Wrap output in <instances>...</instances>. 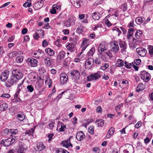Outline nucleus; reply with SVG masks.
Segmentation results:
<instances>
[{"label":"nucleus","instance_id":"7c9ffc66","mask_svg":"<svg viewBox=\"0 0 153 153\" xmlns=\"http://www.w3.org/2000/svg\"><path fill=\"white\" fill-rule=\"evenodd\" d=\"M37 147L38 150L39 151H42L44 150L45 148V146L42 143H39V144H38L37 146Z\"/></svg>","mask_w":153,"mask_h":153},{"label":"nucleus","instance_id":"b1692460","mask_svg":"<svg viewBox=\"0 0 153 153\" xmlns=\"http://www.w3.org/2000/svg\"><path fill=\"white\" fill-rule=\"evenodd\" d=\"M66 126L63 123H58L57 128H59V131H64V129L66 128Z\"/></svg>","mask_w":153,"mask_h":153},{"label":"nucleus","instance_id":"338daca9","mask_svg":"<svg viewBox=\"0 0 153 153\" xmlns=\"http://www.w3.org/2000/svg\"><path fill=\"white\" fill-rule=\"evenodd\" d=\"M51 28V27L49 25V24L48 23H47L44 26V28L47 29L49 28Z\"/></svg>","mask_w":153,"mask_h":153},{"label":"nucleus","instance_id":"1a4fd4ad","mask_svg":"<svg viewBox=\"0 0 153 153\" xmlns=\"http://www.w3.org/2000/svg\"><path fill=\"white\" fill-rule=\"evenodd\" d=\"M136 51L139 55L142 57L144 56L147 53L146 50L143 48H137Z\"/></svg>","mask_w":153,"mask_h":153},{"label":"nucleus","instance_id":"7ed1b4c3","mask_svg":"<svg viewBox=\"0 0 153 153\" xmlns=\"http://www.w3.org/2000/svg\"><path fill=\"white\" fill-rule=\"evenodd\" d=\"M140 75L141 79L145 82H148L151 79V77L150 74L145 71H141Z\"/></svg>","mask_w":153,"mask_h":153},{"label":"nucleus","instance_id":"bb28decb","mask_svg":"<svg viewBox=\"0 0 153 153\" xmlns=\"http://www.w3.org/2000/svg\"><path fill=\"white\" fill-rule=\"evenodd\" d=\"M145 20V18L143 17H138L135 19V22L138 25H140Z\"/></svg>","mask_w":153,"mask_h":153},{"label":"nucleus","instance_id":"5701e85b","mask_svg":"<svg viewBox=\"0 0 153 153\" xmlns=\"http://www.w3.org/2000/svg\"><path fill=\"white\" fill-rule=\"evenodd\" d=\"M114 127H111L108 131L105 137L107 138L110 137L114 133Z\"/></svg>","mask_w":153,"mask_h":153},{"label":"nucleus","instance_id":"a878e982","mask_svg":"<svg viewBox=\"0 0 153 153\" xmlns=\"http://www.w3.org/2000/svg\"><path fill=\"white\" fill-rule=\"evenodd\" d=\"M67 49L71 52L73 51L74 48V44L72 42L69 43L66 46Z\"/></svg>","mask_w":153,"mask_h":153},{"label":"nucleus","instance_id":"864d4df0","mask_svg":"<svg viewBox=\"0 0 153 153\" xmlns=\"http://www.w3.org/2000/svg\"><path fill=\"white\" fill-rule=\"evenodd\" d=\"M93 151L96 153H99L100 152V149L98 147H94L93 148Z\"/></svg>","mask_w":153,"mask_h":153},{"label":"nucleus","instance_id":"ea45409f","mask_svg":"<svg viewBox=\"0 0 153 153\" xmlns=\"http://www.w3.org/2000/svg\"><path fill=\"white\" fill-rule=\"evenodd\" d=\"M113 51L117 52L119 49V47L117 44L114 43V46H112V48Z\"/></svg>","mask_w":153,"mask_h":153},{"label":"nucleus","instance_id":"4d7b16f0","mask_svg":"<svg viewBox=\"0 0 153 153\" xmlns=\"http://www.w3.org/2000/svg\"><path fill=\"white\" fill-rule=\"evenodd\" d=\"M31 5V4L30 3H28V2L25 3L23 4V6L25 7H30Z\"/></svg>","mask_w":153,"mask_h":153},{"label":"nucleus","instance_id":"dca6fc26","mask_svg":"<svg viewBox=\"0 0 153 153\" xmlns=\"http://www.w3.org/2000/svg\"><path fill=\"white\" fill-rule=\"evenodd\" d=\"M85 137L84 134L82 131L78 132L76 135V138L79 141L82 140L84 139Z\"/></svg>","mask_w":153,"mask_h":153},{"label":"nucleus","instance_id":"4be33fe9","mask_svg":"<svg viewBox=\"0 0 153 153\" xmlns=\"http://www.w3.org/2000/svg\"><path fill=\"white\" fill-rule=\"evenodd\" d=\"M91 16L93 19L95 20H98L101 15L99 12H95L92 14Z\"/></svg>","mask_w":153,"mask_h":153},{"label":"nucleus","instance_id":"6ab92c4d","mask_svg":"<svg viewBox=\"0 0 153 153\" xmlns=\"http://www.w3.org/2000/svg\"><path fill=\"white\" fill-rule=\"evenodd\" d=\"M73 5L77 8H79L81 6L80 3L82 2L81 0H71Z\"/></svg>","mask_w":153,"mask_h":153},{"label":"nucleus","instance_id":"4c0bfd02","mask_svg":"<svg viewBox=\"0 0 153 153\" xmlns=\"http://www.w3.org/2000/svg\"><path fill=\"white\" fill-rule=\"evenodd\" d=\"M24 150L25 149L21 145L17 149V153H25Z\"/></svg>","mask_w":153,"mask_h":153},{"label":"nucleus","instance_id":"f03ea898","mask_svg":"<svg viewBox=\"0 0 153 153\" xmlns=\"http://www.w3.org/2000/svg\"><path fill=\"white\" fill-rule=\"evenodd\" d=\"M17 139V137L15 136L12 137L4 140H3L1 143L3 144L4 146L8 147L14 143Z\"/></svg>","mask_w":153,"mask_h":153},{"label":"nucleus","instance_id":"393cba45","mask_svg":"<svg viewBox=\"0 0 153 153\" xmlns=\"http://www.w3.org/2000/svg\"><path fill=\"white\" fill-rule=\"evenodd\" d=\"M105 57V56L104 55H102L101 56V57H99L97 58L94 60L95 63L97 65H100L101 64V59L103 60H104V57Z\"/></svg>","mask_w":153,"mask_h":153},{"label":"nucleus","instance_id":"37998d69","mask_svg":"<svg viewBox=\"0 0 153 153\" xmlns=\"http://www.w3.org/2000/svg\"><path fill=\"white\" fill-rule=\"evenodd\" d=\"M10 133L13 135H16L18 134L19 131L16 129H10Z\"/></svg>","mask_w":153,"mask_h":153},{"label":"nucleus","instance_id":"5fc2aeb1","mask_svg":"<svg viewBox=\"0 0 153 153\" xmlns=\"http://www.w3.org/2000/svg\"><path fill=\"white\" fill-rule=\"evenodd\" d=\"M141 126V122L140 121H139L135 125L134 127L135 128H138L139 127H140Z\"/></svg>","mask_w":153,"mask_h":153},{"label":"nucleus","instance_id":"a18cd8bd","mask_svg":"<svg viewBox=\"0 0 153 153\" xmlns=\"http://www.w3.org/2000/svg\"><path fill=\"white\" fill-rule=\"evenodd\" d=\"M143 85L142 84H139L137 87V92H139L143 90Z\"/></svg>","mask_w":153,"mask_h":153},{"label":"nucleus","instance_id":"6e6d98bb","mask_svg":"<svg viewBox=\"0 0 153 153\" xmlns=\"http://www.w3.org/2000/svg\"><path fill=\"white\" fill-rule=\"evenodd\" d=\"M134 29L133 28L130 27L128 29V34H131L133 35V31Z\"/></svg>","mask_w":153,"mask_h":153},{"label":"nucleus","instance_id":"49530a36","mask_svg":"<svg viewBox=\"0 0 153 153\" xmlns=\"http://www.w3.org/2000/svg\"><path fill=\"white\" fill-rule=\"evenodd\" d=\"M28 91L31 93L34 90L33 87L31 85H28L27 87Z\"/></svg>","mask_w":153,"mask_h":153},{"label":"nucleus","instance_id":"3c124183","mask_svg":"<svg viewBox=\"0 0 153 153\" xmlns=\"http://www.w3.org/2000/svg\"><path fill=\"white\" fill-rule=\"evenodd\" d=\"M141 62V60L139 59H138L134 60V63L137 65H139L140 64Z\"/></svg>","mask_w":153,"mask_h":153},{"label":"nucleus","instance_id":"de8ad7c7","mask_svg":"<svg viewBox=\"0 0 153 153\" xmlns=\"http://www.w3.org/2000/svg\"><path fill=\"white\" fill-rule=\"evenodd\" d=\"M23 58L22 56H18L16 58V61L18 63H20L22 62Z\"/></svg>","mask_w":153,"mask_h":153},{"label":"nucleus","instance_id":"c9c22d12","mask_svg":"<svg viewBox=\"0 0 153 153\" xmlns=\"http://www.w3.org/2000/svg\"><path fill=\"white\" fill-rule=\"evenodd\" d=\"M8 107V105L6 103H4L0 105V111H4Z\"/></svg>","mask_w":153,"mask_h":153},{"label":"nucleus","instance_id":"774afa93","mask_svg":"<svg viewBox=\"0 0 153 153\" xmlns=\"http://www.w3.org/2000/svg\"><path fill=\"white\" fill-rule=\"evenodd\" d=\"M149 100L153 102V92L150 94L149 95Z\"/></svg>","mask_w":153,"mask_h":153},{"label":"nucleus","instance_id":"58836bf2","mask_svg":"<svg viewBox=\"0 0 153 153\" xmlns=\"http://www.w3.org/2000/svg\"><path fill=\"white\" fill-rule=\"evenodd\" d=\"M149 49V53L151 57H153V46L149 45L148 46Z\"/></svg>","mask_w":153,"mask_h":153},{"label":"nucleus","instance_id":"2f4dec72","mask_svg":"<svg viewBox=\"0 0 153 153\" xmlns=\"http://www.w3.org/2000/svg\"><path fill=\"white\" fill-rule=\"evenodd\" d=\"M45 63L46 65L48 66H50L51 65V61L50 60V59L49 57H46L44 59Z\"/></svg>","mask_w":153,"mask_h":153},{"label":"nucleus","instance_id":"09e8293b","mask_svg":"<svg viewBox=\"0 0 153 153\" xmlns=\"http://www.w3.org/2000/svg\"><path fill=\"white\" fill-rule=\"evenodd\" d=\"M121 9H123V11H126L127 9V4L126 3L123 4V5L121 6Z\"/></svg>","mask_w":153,"mask_h":153},{"label":"nucleus","instance_id":"c85d7f7f","mask_svg":"<svg viewBox=\"0 0 153 153\" xmlns=\"http://www.w3.org/2000/svg\"><path fill=\"white\" fill-rule=\"evenodd\" d=\"M45 52L50 56H53L54 54V51L49 48L46 49L45 50Z\"/></svg>","mask_w":153,"mask_h":153},{"label":"nucleus","instance_id":"4468645a","mask_svg":"<svg viewBox=\"0 0 153 153\" xmlns=\"http://www.w3.org/2000/svg\"><path fill=\"white\" fill-rule=\"evenodd\" d=\"M126 147H128V148L124 150L122 153H134V149L132 145L128 144Z\"/></svg>","mask_w":153,"mask_h":153},{"label":"nucleus","instance_id":"f8f14e48","mask_svg":"<svg viewBox=\"0 0 153 153\" xmlns=\"http://www.w3.org/2000/svg\"><path fill=\"white\" fill-rule=\"evenodd\" d=\"M68 77L65 73H62L60 76V81L62 84L66 83L68 81Z\"/></svg>","mask_w":153,"mask_h":153},{"label":"nucleus","instance_id":"603ef678","mask_svg":"<svg viewBox=\"0 0 153 153\" xmlns=\"http://www.w3.org/2000/svg\"><path fill=\"white\" fill-rule=\"evenodd\" d=\"M111 51L109 50L107 52H105L106 54L110 58H112L113 56V54L111 53Z\"/></svg>","mask_w":153,"mask_h":153},{"label":"nucleus","instance_id":"a19ab883","mask_svg":"<svg viewBox=\"0 0 153 153\" xmlns=\"http://www.w3.org/2000/svg\"><path fill=\"white\" fill-rule=\"evenodd\" d=\"M142 33V32L140 30H137L135 34V36L137 39H139L140 38V35Z\"/></svg>","mask_w":153,"mask_h":153},{"label":"nucleus","instance_id":"473e14b6","mask_svg":"<svg viewBox=\"0 0 153 153\" xmlns=\"http://www.w3.org/2000/svg\"><path fill=\"white\" fill-rule=\"evenodd\" d=\"M38 5H39V7H37V8H36L37 9H39L40 8H41L42 7H43V3L42 1H41L39 0V1L36 3L34 5V7L37 6Z\"/></svg>","mask_w":153,"mask_h":153},{"label":"nucleus","instance_id":"680f3d73","mask_svg":"<svg viewBox=\"0 0 153 153\" xmlns=\"http://www.w3.org/2000/svg\"><path fill=\"white\" fill-rule=\"evenodd\" d=\"M53 135L54 134H50L48 135V137L49 138L48 140V141H50L52 139L53 137Z\"/></svg>","mask_w":153,"mask_h":153},{"label":"nucleus","instance_id":"aec40b11","mask_svg":"<svg viewBox=\"0 0 153 153\" xmlns=\"http://www.w3.org/2000/svg\"><path fill=\"white\" fill-rule=\"evenodd\" d=\"M65 53L63 51H60L58 54L56 58L57 61L58 62H60L61 60L63 59L65 57Z\"/></svg>","mask_w":153,"mask_h":153},{"label":"nucleus","instance_id":"20e7f679","mask_svg":"<svg viewBox=\"0 0 153 153\" xmlns=\"http://www.w3.org/2000/svg\"><path fill=\"white\" fill-rule=\"evenodd\" d=\"M70 76L75 82H76L80 79V73L78 70L72 71L70 73Z\"/></svg>","mask_w":153,"mask_h":153},{"label":"nucleus","instance_id":"f3484780","mask_svg":"<svg viewBox=\"0 0 153 153\" xmlns=\"http://www.w3.org/2000/svg\"><path fill=\"white\" fill-rule=\"evenodd\" d=\"M118 42L120 48L122 51H124L127 48L126 44L125 41L121 40H118Z\"/></svg>","mask_w":153,"mask_h":153},{"label":"nucleus","instance_id":"412c9836","mask_svg":"<svg viewBox=\"0 0 153 153\" xmlns=\"http://www.w3.org/2000/svg\"><path fill=\"white\" fill-rule=\"evenodd\" d=\"M113 34H114L116 36H119L121 33V32L117 26L115 27L112 28Z\"/></svg>","mask_w":153,"mask_h":153},{"label":"nucleus","instance_id":"69168bd1","mask_svg":"<svg viewBox=\"0 0 153 153\" xmlns=\"http://www.w3.org/2000/svg\"><path fill=\"white\" fill-rule=\"evenodd\" d=\"M125 64V66L127 68L130 69L131 68V67L129 63H128L127 62L125 61L124 62Z\"/></svg>","mask_w":153,"mask_h":153},{"label":"nucleus","instance_id":"72a5a7b5","mask_svg":"<svg viewBox=\"0 0 153 153\" xmlns=\"http://www.w3.org/2000/svg\"><path fill=\"white\" fill-rule=\"evenodd\" d=\"M116 65L118 67H122L124 65L123 61L121 59H118L116 63Z\"/></svg>","mask_w":153,"mask_h":153},{"label":"nucleus","instance_id":"e433bc0d","mask_svg":"<svg viewBox=\"0 0 153 153\" xmlns=\"http://www.w3.org/2000/svg\"><path fill=\"white\" fill-rule=\"evenodd\" d=\"M35 75H36V74L34 73H32L29 74V78L30 79L31 81H34L36 80V77Z\"/></svg>","mask_w":153,"mask_h":153},{"label":"nucleus","instance_id":"ddd939ff","mask_svg":"<svg viewBox=\"0 0 153 153\" xmlns=\"http://www.w3.org/2000/svg\"><path fill=\"white\" fill-rule=\"evenodd\" d=\"M88 41V40L86 39H84L82 41V45L80 47L81 48H82V49L81 52L79 53L80 54H82L83 53V51L85 50L88 46L89 45V44H87Z\"/></svg>","mask_w":153,"mask_h":153},{"label":"nucleus","instance_id":"0eeeda50","mask_svg":"<svg viewBox=\"0 0 153 153\" xmlns=\"http://www.w3.org/2000/svg\"><path fill=\"white\" fill-rule=\"evenodd\" d=\"M100 72L90 74L87 77L88 80L91 81L94 80H96L100 77V76L99 73Z\"/></svg>","mask_w":153,"mask_h":153},{"label":"nucleus","instance_id":"a211bd4d","mask_svg":"<svg viewBox=\"0 0 153 153\" xmlns=\"http://www.w3.org/2000/svg\"><path fill=\"white\" fill-rule=\"evenodd\" d=\"M41 33L42 34V37H43L44 36V33L43 31L41 29H39L37 30V31H36L35 33V34L33 35V37L34 39L37 40L39 36V34Z\"/></svg>","mask_w":153,"mask_h":153},{"label":"nucleus","instance_id":"bf43d9fd","mask_svg":"<svg viewBox=\"0 0 153 153\" xmlns=\"http://www.w3.org/2000/svg\"><path fill=\"white\" fill-rule=\"evenodd\" d=\"M48 45V42L45 40H44L42 43V45L43 47H45Z\"/></svg>","mask_w":153,"mask_h":153},{"label":"nucleus","instance_id":"9b49d317","mask_svg":"<svg viewBox=\"0 0 153 153\" xmlns=\"http://www.w3.org/2000/svg\"><path fill=\"white\" fill-rule=\"evenodd\" d=\"M27 62H28L29 64L32 67H36L37 65V60L32 58H28L27 60Z\"/></svg>","mask_w":153,"mask_h":153},{"label":"nucleus","instance_id":"c03bdc74","mask_svg":"<svg viewBox=\"0 0 153 153\" xmlns=\"http://www.w3.org/2000/svg\"><path fill=\"white\" fill-rule=\"evenodd\" d=\"M88 132L91 134H94V126H90L88 128Z\"/></svg>","mask_w":153,"mask_h":153},{"label":"nucleus","instance_id":"423d86ee","mask_svg":"<svg viewBox=\"0 0 153 153\" xmlns=\"http://www.w3.org/2000/svg\"><path fill=\"white\" fill-rule=\"evenodd\" d=\"M94 60L92 58H88L86 61L85 67L86 69H89L92 68L94 64Z\"/></svg>","mask_w":153,"mask_h":153},{"label":"nucleus","instance_id":"13d9d810","mask_svg":"<svg viewBox=\"0 0 153 153\" xmlns=\"http://www.w3.org/2000/svg\"><path fill=\"white\" fill-rule=\"evenodd\" d=\"M139 134L138 131H135L133 134V137L134 139H135L137 137Z\"/></svg>","mask_w":153,"mask_h":153},{"label":"nucleus","instance_id":"79ce46f5","mask_svg":"<svg viewBox=\"0 0 153 153\" xmlns=\"http://www.w3.org/2000/svg\"><path fill=\"white\" fill-rule=\"evenodd\" d=\"M25 115L23 114H18L17 115V118L20 121H23L25 119Z\"/></svg>","mask_w":153,"mask_h":153},{"label":"nucleus","instance_id":"2eb2a0df","mask_svg":"<svg viewBox=\"0 0 153 153\" xmlns=\"http://www.w3.org/2000/svg\"><path fill=\"white\" fill-rule=\"evenodd\" d=\"M72 137H71L68 140H65L64 141H62L61 142V144L62 146L68 148L70 146H72V145L70 142V139Z\"/></svg>","mask_w":153,"mask_h":153},{"label":"nucleus","instance_id":"0e129e2a","mask_svg":"<svg viewBox=\"0 0 153 153\" xmlns=\"http://www.w3.org/2000/svg\"><path fill=\"white\" fill-rule=\"evenodd\" d=\"M102 27V25L101 24L99 23L97 25H95L94 28L95 30H97V28L99 27L101 28Z\"/></svg>","mask_w":153,"mask_h":153},{"label":"nucleus","instance_id":"cd10ccee","mask_svg":"<svg viewBox=\"0 0 153 153\" xmlns=\"http://www.w3.org/2000/svg\"><path fill=\"white\" fill-rule=\"evenodd\" d=\"M95 49L94 47H92L88 52L87 56H92L95 52Z\"/></svg>","mask_w":153,"mask_h":153},{"label":"nucleus","instance_id":"9d476101","mask_svg":"<svg viewBox=\"0 0 153 153\" xmlns=\"http://www.w3.org/2000/svg\"><path fill=\"white\" fill-rule=\"evenodd\" d=\"M63 25L67 27H70L73 25L74 22H73V19L69 18L67 20H66L63 22Z\"/></svg>","mask_w":153,"mask_h":153},{"label":"nucleus","instance_id":"39448f33","mask_svg":"<svg viewBox=\"0 0 153 153\" xmlns=\"http://www.w3.org/2000/svg\"><path fill=\"white\" fill-rule=\"evenodd\" d=\"M108 49V45L105 42L101 43L98 48V52L100 55L102 54L104 52L107 51Z\"/></svg>","mask_w":153,"mask_h":153},{"label":"nucleus","instance_id":"052dcab7","mask_svg":"<svg viewBox=\"0 0 153 153\" xmlns=\"http://www.w3.org/2000/svg\"><path fill=\"white\" fill-rule=\"evenodd\" d=\"M96 111L98 113H101L102 112V109L101 106H99L97 108Z\"/></svg>","mask_w":153,"mask_h":153},{"label":"nucleus","instance_id":"8fccbe9b","mask_svg":"<svg viewBox=\"0 0 153 153\" xmlns=\"http://www.w3.org/2000/svg\"><path fill=\"white\" fill-rule=\"evenodd\" d=\"M10 129H9L7 128H6L5 129L3 133V135H6L7 134H8L9 132L10 133Z\"/></svg>","mask_w":153,"mask_h":153},{"label":"nucleus","instance_id":"c756f323","mask_svg":"<svg viewBox=\"0 0 153 153\" xmlns=\"http://www.w3.org/2000/svg\"><path fill=\"white\" fill-rule=\"evenodd\" d=\"M95 123H97V124L98 126L102 127L104 125V121L102 120H97Z\"/></svg>","mask_w":153,"mask_h":153},{"label":"nucleus","instance_id":"6e6552de","mask_svg":"<svg viewBox=\"0 0 153 153\" xmlns=\"http://www.w3.org/2000/svg\"><path fill=\"white\" fill-rule=\"evenodd\" d=\"M9 72L7 70L4 71L2 72L0 76V79L1 81H5L7 79L9 74Z\"/></svg>","mask_w":153,"mask_h":153},{"label":"nucleus","instance_id":"f704fd0d","mask_svg":"<svg viewBox=\"0 0 153 153\" xmlns=\"http://www.w3.org/2000/svg\"><path fill=\"white\" fill-rule=\"evenodd\" d=\"M34 130L35 129L34 128L30 129L25 132V134H28L29 136L32 135L33 134Z\"/></svg>","mask_w":153,"mask_h":153},{"label":"nucleus","instance_id":"e2e57ef3","mask_svg":"<svg viewBox=\"0 0 153 153\" xmlns=\"http://www.w3.org/2000/svg\"><path fill=\"white\" fill-rule=\"evenodd\" d=\"M1 97H3L5 98H9L10 97V95L7 94H3L1 96Z\"/></svg>","mask_w":153,"mask_h":153},{"label":"nucleus","instance_id":"f257e3e1","mask_svg":"<svg viewBox=\"0 0 153 153\" xmlns=\"http://www.w3.org/2000/svg\"><path fill=\"white\" fill-rule=\"evenodd\" d=\"M22 77L23 74L21 71L17 69L13 70L12 71V76L6 82V86L7 87H11Z\"/></svg>","mask_w":153,"mask_h":153}]
</instances>
